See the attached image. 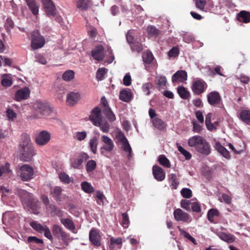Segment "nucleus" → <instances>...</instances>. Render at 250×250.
<instances>
[{
    "instance_id": "f257e3e1",
    "label": "nucleus",
    "mask_w": 250,
    "mask_h": 250,
    "mask_svg": "<svg viewBox=\"0 0 250 250\" xmlns=\"http://www.w3.org/2000/svg\"><path fill=\"white\" fill-rule=\"evenodd\" d=\"M45 43L44 37L41 35L38 30L33 31L31 37V47L33 50L42 48Z\"/></svg>"
},
{
    "instance_id": "f03ea898",
    "label": "nucleus",
    "mask_w": 250,
    "mask_h": 250,
    "mask_svg": "<svg viewBox=\"0 0 250 250\" xmlns=\"http://www.w3.org/2000/svg\"><path fill=\"white\" fill-rule=\"evenodd\" d=\"M207 100L208 104L214 107L224 108V104L220 93L216 91L209 92L207 95Z\"/></svg>"
},
{
    "instance_id": "7ed1b4c3",
    "label": "nucleus",
    "mask_w": 250,
    "mask_h": 250,
    "mask_svg": "<svg viewBox=\"0 0 250 250\" xmlns=\"http://www.w3.org/2000/svg\"><path fill=\"white\" fill-rule=\"evenodd\" d=\"M101 142L103 143V145L100 148L102 154L104 155L106 152H110L114 149L115 146L111 138L104 135L101 136Z\"/></svg>"
},
{
    "instance_id": "20e7f679",
    "label": "nucleus",
    "mask_w": 250,
    "mask_h": 250,
    "mask_svg": "<svg viewBox=\"0 0 250 250\" xmlns=\"http://www.w3.org/2000/svg\"><path fill=\"white\" fill-rule=\"evenodd\" d=\"M117 138L118 141L122 144V149L125 152L128 153V159H130L132 157V148L126 137L125 136V134L120 131L118 132Z\"/></svg>"
},
{
    "instance_id": "39448f33",
    "label": "nucleus",
    "mask_w": 250,
    "mask_h": 250,
    "mask_svg": "<svg viewBox=\"0 0 250 250\" xmlns=\"http://www.w3.org/2000/svg\"><path fill=\"white\" fill-rule=\"evenodd\" d=\"M33 108L38 113L42 115H47L51 112L49 104L41 101H36L33 104Z\"/></svg>"
},
{
    "instance_id": "423d86ee",
    "label": "nucleus",
    "mask_w": 250,
    "mask_h": 250,
    "mask_svg": "<svg viewBox=\"0 0 250 250\" xmlns=\"http://www.w3.org/2000/svg\"><path fill=\"white\" fill-rule=\"evenodd\" d=\"M207 87L208 85L204 80L197 79L193 82L191 88L194 94L199 95L205 92Z\"/></svg>"
},
{
    "instance_id": "0eeeda50",
    "label": "nucleus",
    "mask_w": 250,
    "mask_h": 250,
    "mask_svg": "<svg viewBox=\"0 0 250 250\" xmlns=\"http://www.w3.org/2000/svg\"><path fill=\"white\" fill-rule=\"evenodd\" d=\"M52 231L56 238L61 239L64 242H66L69 239V235L58 225H54L52 228Z\"/></svg>"
},
{
    "instance_id": "6e6552de",
    "label": "nucleus",
    "mask_w": 250,
    "mask_h": 250,
    "mask_svg": "<svg viewBox=\"0 0 250 250\" xmlns=\"http://www.w3.org/2000/svg\"><path fill=\"white\" fill-rule=\"evenodd\" d=\"M46 15L49 17L56 15V8L52 0H41Z\"/></svg>"
},
{
    "instance_id": "1a4fd4ad",
    "label": "nucleus",
    "mask_w": 250,
    "mask_h": 250,
    "mask_svg": "<svg viewBox=\"0 0 250 250\" xmlns=\"http://www.w3.org/2000/svg\"><path fill=\"white\" fill-rule=\"evenodd\" d=\"M20 176L23 181H29L33 178V168L28 165H23L20 168Z\"/></svg>"
},
{
    "instance_id": "9d476101",
    "label": "nucleus",
    "mask_w": 250,
    "mask_h": 250,
    "mask_svg": "<svg viewBox=\"0 0 250 250\" xmlns=\"http://www.w3.org/2000/svg\"><path fill=\"white\" fill-rule=\"evenodd\" d=\"M21 159L23 161H30L34 155V150L33 146L20 148Z\"/></svg>"
},
{
    "instance_id": "9b49d317",
    "label": "nucleus",
    "mask_w": 250,
    "mask_h": 250,
    "mask_svg": "<svg viewBox=\"0 0 250 250\" xmlns=\"http://www.w3.org/2000/svg\"><path fill=\"white\" fill-rule=\"evenodd\" d=\"M174 218L177 221L189 223L191 219L189 215L180 208H177L173 211Z\"/></svg>"
},
{
    "instance_id": "f8f14e48",
    "label": "nucleus",
    "mask_w": 250,
    "mask_h": 250,
    "mask_svg": "<svg viewBox=\"0 0 250 250\" xmlns=\"http://www.w3.org/2000/svg\"><path fill=\"white\" fill-rule=\"evenodd\" d=\"M89 238L90 241L95 246L99 247L101 245V236L99 230L93 228L89 231Z\"/></svg>"
},
{
    "instance_id": "ddd939ff",
    "label": "nucleus",
    "mask_w": 250,
    "mask_h": 250,
    "mask_svg": "<svg viewBox=\"0 0 250 250\" xmlns=\"http://www.w3.org/2000/svg\"><path fill=\"white\" fill-rule=\"evenodd\" d=\"M30 90L28 87H24L17 91L15 93L14 99L18 102L26 100L29 97Z\"/></svg>"
},
{
    "instance_id": "4468645a",
    "label": "nucleus",
    "mask_w": 250,
    "mask_h": 250,
    "mask_svg": "<svg viewBox=\"0 0 250 250\" xmlns=\"http://www.w3.org/2000/svg\"><path fill=\"white\" fill-rule=\"evenodd\" d=\"M50 134L46 131L43 130L39 133L36 138V142L39 146L46 145L50 140Z\"/></svg>"
},
{
    "instance_id": "2eb2a0df",
    "label": "nucleus",
    "mask_w": 250,
    "mask_h": 250,
    "mask_svg": "<svg viewBox=\"0 0 250 250\" xmlns=\"http://www.w3.org/2000/svg\"><path fill=\"white\" fill-rule=\"evenodd\" d=\"M89 120L95 125L102 120V111L100 107H96L91 111L89 116Z\"/></svg>"
},
{
    "instance_id": "dca6fc26",
    "label": "nucleus",
    "mask_w": 250,
    "mask_h": 250,
    "mask_svg": "<svg viewBox=\"0 0 250 250\" xmlns=\"http://www.w3.org/2000/svg\"><path fill=\"white\" fill-rule=\"evenodd\" d=\"M81 98V94L78 91H72L67 94L66 102L68 105L73 106L77 104Z\"/></svg>"
},
{
    "instance_id": "f3484780",
    "label": "nucleus",
    "mask_w": 250,
    "mask_h": 250,
    "mask_svg": "<svg viewBox=\"0 0 250 250\" xmlns=\"http://www.w3.org/2000/svg\"><path fill=\"white\" fill-rule=\"evenodd\" d=\"M91 55L93 59L98 61H103L104 59V49L102 45H97L91 51Z\"/></svg>"
},
{
    "instance_id": "a211bd4d",
    "label": "nucleus",
    "mask_w": 250,
    "mask_h": 250,
    "mask_svg": "<svg viewBox=\"0 0 250 250\" xmlns=\"http://www.w3.org/2000/svg\"><path fill=\"white\" fill-rule=\"evenodd\" d=\"M205 139L201 136L195 135L190 138L188 140V145L191 147H194L197 151Z\"/></svg>"
},
{
    "instance_id": "6ab92c4d",
    "label": "nucleus",
    "mask_w": 250,
    "mask_h": 250,
    "mask_svg": "<svg viewBox=\"0 0 250 250\" xmlns=\"http://www.w3.org/2000/svg\"><path fill=\"white\" fill-rule=\"evenodd\" d=\"M153 174L155 179L158 181H162L165 178V173L159 166H154L152 167Z\"/></svg>"
},
{
    "instance_id": "aec40b11",
    "label": "nucleus",
    "mask_w": 250,
    "mask_h": 250,
    "mask_svg": "<svg viewBox=\"0 0 250 250\" xmlns=\"http://www.w3.org/2000/svg\"><path fill=\"white\" fill-rule=\"evenodd\" d=\"M187 73L185 70H178L172 76L173 83L177 82H183L187 80Z\"/></svg>"
},
{
    "instance_id": "412c9836",
    "label": "nucleus",
    "mask_w": 250,
    "mask_h": 250,
    "mask_svg": "<svg viewBox=\"0 0 250 250\" xmlns=\"http://www.w3.org/2000/svg\"><path fill=\"white\" fill-rule=\"evenodd\" d=\"M197 151L202 155H208L211 152V148L209 143L205 139Z\"/></svg>"
},
{
    "instance_id": "4be33fe9",
    "label": "nucleus",
    "mask_w": 250,
    "mask_h": 250,
    "mask_svg": "<svg viewBox=\"0 0 250 250\" xmlns=\"http://www.w3.org/2000/svg\"><path fill=\"white\" fill-rule=\"evenodd\" d=\"M77 8L83 11H87L92 5L91 0H76Z\"/></svg>"
},
{
    "instance_id": "5701e85b",
    "label": "nucleus",
    "mask_w": 250,
    "mask_h": 250,
    "mask_svg": "<svg viewBox=\"0 0 250 250\" xmlns=\"http://www.w3.org/2000/svg\"><path fill=\"white\" fill-rule=\"evenodd\" d=\"M62 188L60 187L56 186L50 188V195L57 202L62 201L61 196L62 194Z\"/></svg>"
},
{
    "instance_id": "b1692460",
    "label": "nucleus",
    "mask_w": 250,
    "mask_h": 250,
    "mask_svg": "<svg viewBox=\"0 0 250 250\" xmlns=\"http://www.w3.org/2000/svg\"><path fill=\"white\" fill-rule=\"evenodd\" d=\"M215 148L217 151L226 159H229L230 158L231 156L229 151L219 142H216L215 143Z\"/></svg>"
},
{
    "instance_id": "393cba45",
    "label": "nucleus",
    "mask_w": 250,
    "mask_h": 250,
    "mask_svg": "<svg viewBox=\"0 0 250 250\" xmlns=\"http://www.w3.org/2000/svg\"><path fill=\"white\" fill-rule=\"evenodd\" d=\"M29 9L34 15H37L39 13V6L35 0H25Z\"/></svg>"
},
{
    "instance_id": "a878e982",
    "label": "nucleus",
    "mask_w": 250,
    "mask_h": 250,
    "mask_svg": "<svg viewBox=\"0 0 250 250\" xmlns=\"http://www.w3.org/2000/svg\"><path fill=\"white\" fill-rule=\"evenodd\" d=\"M217 235L220 239L229 243H232L235 240V236L230 233L220 232Z\"/></svg>"
},
{
    "instance_id": "bb28decb",
    "label": "nucleus",
    "mask_w": 250,
    "mask_h": 250,
    "mask_svg": "<svg viewBox=\"0 0 250 250\" xmlns=\"http://www.w3.org/2000/svg\"><path fill=\"white\" fill-rule=\"evenodd\" d=\"M152 123L153 126L159 130H163L167 127V124L162 119L156 117L152 119Z\"/></svg>"
},
{
    "instance_id": "cd10ccee",
    "label": "nucleus",
    "mask_w": 250,
    "mask_h": 250,
    "mask_svg": "<svg viewBox=\"0 0 250 250\" xmlns=\"http://www.w3.org/2000/svg\"><path fill=\"white\" fill-rule=\"evenodd\" d=\"M237 19L240 22L249 23L250 22V12L241 11L237 15Z\"/></svg>"
},
{
    "instance_id": "c85d7f7f",
    "label": "nucleus",
    "mask_w": 250,
    "mask_h": 250,
    "mask_svg": "<svg viewBox=\"0 0 250 250\" xmlns=\"http://www.w3.org/2000/svg\"><path fill=\"white\" fill-rule=\"evenodd\" d=\"M119 98L125 102H128L132 98V93L129 89H125L120 91Z\"/></svg>"
},
{
    "instance_id": "c756f323",
    "label": "nucleus",
    "mask_w": 250,
    "mask_h": 250,
    "mask_svg": "<svg viewBox=\"0 0 250 250\" xmlns=\"http://www.w3.org/2000/svg\"><path fill=\"white\" fill-rule=\"evenodd\" d=\"M29 146H33L31 143L30 137L29 135L24 134H22L21 138V140L20 143V148L27 147Z\"/></svg>"
},
{
    "instance_id": "7c9ffc66",
    "label": "nucleus",
    "mask_w": 250,
    "mask_h": 250,
    "mask_svg": "<svg viewBox=\"0 0 250 250\" xmlns=\"http://www.w3.org/2000/svg\"><path fill=\"white\" fill-rule=\"evenodd\" d=\"M177 92L180 97L183 99H188L190 96L189 92L185 87L182 86L177 87Z\"/></svg>"
},
{
    "instance_id": "2f4dec72",
    "label": "nucleus",
    "mask_w": 250,
    "mask_h": 250,
    "mask_svg": "<svg viewBox=\"0 0 250 250\" xmlns=\"http://www.w3.org/2000/svg\"><path fill=\"white\" fill-rule=\"evenodd\" d=\"M46 209L50 212L52 215H57L59 217L62 216V210L59 209L55 205L50 204L46 208Z\"/></svg>"
},
{
    "instance_id": "473e14b6",
    "label": "nucleus",
    "mask_w": 250,
    "mask_h": 250,
    "mask_svg": "<svg viewBox=\"0 0 250 250\" xmlns=\"http://www.w3.org/2000/svg\"><path fill=\"white\" fill-rule=\"evenodd\" d=\"M240 119L248 125H250V111L242 110L239 115Z\"/></svg>"
},
{
    "instance_id": "72a5a7b5",
    "label": "nucleus",
    "mask_w": 250,
    "mask_h": 250,
    "mask_svg": "<svg viewBox=\"0 0 250 250\" xmlns=\"http://www.w3.org/2000/svg\"><path fill=\"white\" fill-rule=\"evenodd\" d=\"M122 239L120 237L115 238L111 237L110 238L109 248L110 250H113L115 249L116 245L121 246L122 244Z\"/></svg>"
},
{
    "instance_id": "f704fd0d",
    "label": "nucleus",
    "mask_w": 250,
    "mask_h": 250,
    "mask_svg": "<svg viewBox=\"0 0 250 250\" xmlns=\"http://www.w3.org/2000/svg\"><path fill=\"white\" fill-rule=\"evenodd\" d=\"M61 222L67 229L70 230L75 229V227L73 221L70 218H61Z\"/></svg>"
},
{
    "instance_id": "c9c22d12",
    "label": "nucleus",
    "mask_w": 250,
    "mask_h": 250,
    "mask_svg": "<svg viewBox=\"0 0 250 250\" xmlns=\"http://www.w3.org/2000/svg\"><path fill=\"white\" fill-rule=\"evenodd\" d=\"M95 126L99 127L100 129L104 133L108 132L110 128V125L107 121H103V120L98 122V124H97Z\"/></svg>"
},
{
    "instance_id": "e433bc0d",
    "label": "nucleus",
    "mask_w": 250,
    "mask_h": 250,
    "mask_svg": "<svg viewBox=\"0 0 250 250\" xmlns=\"http://www.w3.org/2000/svg\"><path fill=\"white\" fill-rule=\"evenodd\" d=\"M103 113L106 118L110 122H113L116 120V117L110 108H106L103 109Z\"/></svg>"
},
{
    "instance_id": "4c0bfd02",
    "label": "nucleus",
    "mask_w": 250,
    "mask_h": 250,
    "mask_svg": "<svg viewBox=\"0 0 250 250\" xmlns=\"http://www.w3.org/2000/svg\"><path fill=\"white\" fill-rule=\"evenodd\" d=\"M219 215V211L215 208L210 209L208 212V219L212 223H214V218Z\"/></svg>"
},
{
    "instance_id": "58836bf2",
    "label": "nucleus",
    "mask_w": 250,
    "mask_h": 250,
    "mask_svg": "<svg viewBox=\"0 0 250 250\" xmlns=\"http://www.w3.org/2000/svg\"><path fill=\"white\" fill-rule=\"evenodd\" d=\"M168 180L171 182L170 187L172 189H176L179 185L177 176L175 174L171 173L168 175Z\"/></svg>"
},
{
    "instance_id": "ea45409f",
    "label": "nucleus",
    "mask_w": 250,
    "mask_h": 250,
    "mask_svg": "<svg viewBox=\"0 0 250 250\" xmlns=\"http://www.w3.org/2000/svg\"><path fill=\"white\" fill-rule=\"evenodd\" d=\"M82 189L87 193H91L94 191V188L90 183L84 181L81 184Z\"/></svg>"
},
{
    "instance_id": "a19ab883",
    "label": "nucleus",
    "mask_w": 250,
    "mask_h": 250,
    "mask_svg": "<svg viewBox=\"0 0 250 250\" xmlns=\"http://www.w3.org/2000/svg\"><path fill=\"white\" fill-rule=\"evenodd\" d=\"M154 58L152 53L150 51H146L143 55V61L146 64H150Z\"/></svg>"
},
{
    "instance_id": "79ce46f5",
    "label": "nucleus",
    "mask_w": 250,
    "mask_h": 250,
    "mask_svg": "<svg viewBox=\"0 0 250 250\" xmlns=\"http://www.w3.org/2000/svg\"><path fill=\"white\" fill-rule=\"evenodd\" d=\"M97 167V163L95 161L89 160L85 165V169L87 173H89L93 172Z\"/></svg>"
},
{
    "instance_id": "37998d69",
    "label": "nucleus",
    "mask_w": 250,
    "mask_h": 250,
    "mask_svg": "<svg viewBox=\"0 0 250 250\" xmlns=\"http://www.w3.org/2000/svg\"><path fill=\"white\" fill-rule=\"evenodd\" d=\"M30 226L36 231L42 233L44 229L45 226H42L41 224L39 223L37 221H33L30 223Z\"/></svg>"
},
{
    "instance_id": "c03bdc74",
    "label": "nucleus",
    "mask_w": 250,
    "mask_h": 250,
    "mask_svg": "<svg viewBox=\"0 0 250 250\" xmlns=\"http://www.w3.org/2000/svg\"><path fill=\"white\" fill-rule=\"evenodd\" d=\"M89 146L91 151L94 154L97 153V148L98 146V139L96 136H94L89 140Z\"/></svg>"
},
{
    "instance_id": "a18cd8bd",
    "label": "nucleus",
    "mask_w": 250,
    "mask_h": 250,
    "mask_svg": "<svg viewBox=\"0 0 250 250\" xmlns=\"http://www.w3.org/2000/svg\"><path fill=\"white\" fill-rule=\"evenodd\" d=\"M159 163L164 167L167 168L170 167V163L169 160L164 155H160L158 158Z\"/></svg>"
},
{
    "instance_id": "49530a36",
    "label": "nucleus",
    "mask_w": 250,
    "mask_h": 250,
    "mask_svg": "<svg viewBox=\"0 0 250 250\" xmlns=\"http://www.w3.org/2000/svg\"><path fill=\"white\" fill-rule=\"evenodd\" d=\"M177 148L178 151L185 156L186 160H189L191 158L192 155L191 153L186 150L184 148H183L182 146L179 145L178 144H177Z\"/></svg>"
},
{
    "instance_id": "de8ad7c7",
    "label": "nucleus",
    "mask_w": 250,
    "mask_h": 250,
    "mask_svg": "<svg viewBox=\"0 0 250 250\" xmlns=\"http://www.w3.org/2000/svg\"><path fill=\"white\" fill-rule=\"evenodd\" d=\"M75 76V73L73 70H68L66 71L62 76V79L65 81H70Z\"/></svg>"
},
{
    "instance_id": "09e8293b",
    "label": "nucleus",
    "mask_w": 250,
    "mask_h": 250,
    "mask_svg": "<svg viewBox=\"0 0 250 250\" xmlns=\"http://www.w3.org/2000/svg\"><path fill=\"white\" fill-rule=\"evenodd\" d=\"M147 32L149 37H155L159 34V30L152 25L148 26L147 28Z\"/></svg>"
},
{
    "instance_id": "8fccbe9b",
    "label": "nucleus",
    "mask_w": 250,
    "mask_h": 250,
    "mask_svg": "<svg viewBox=\"0 0 250 250\" xmlns=\"http://www.w3.org/2000/svg\"><path fill=\"white\" fill-rule=\"evenodd\" d=\"M167 79L165 76H161L157 79V82L156 83L157 87L159 90L162 88H164V87L166 86L167 83Z\"/></svg>"
},
{
    "instance_id": "3c124183",
    "label": "nucleus",
    "mask_w": 250,
    "mask_h": 250,
    "mask_svg": "<svg viewBox=\"0 0 250 250\" xmlns=\"http://www.w3.org/2000/svg\"><path fill=\"white\" fill-rule=\"evenodd\" d=\"M87 137V133L85 131L76 132L73 136L75 140L82 141L84 140Z\"/></svg>"
},
{
    "instance_id": "603ef678",
    "label": "nucleus",
    "mask_w": 250,
    "mask_h": 250,
    "mask_svg": "<svg viewBox=\"0 0 250 250\" xmlns=\"http://www.w3.org/2000/svg\"><path fill=\"white\" fill-rule=\"evenodd\" d=\"M192 203V202L189 200H182L181 201V207L187 211H190Z\"/></svg>"
},
{
    "instance_id": "864d4df0",
    "label": "nucleus",
    "mask_w": 250,
    "mask_h": 250,
    "mask_svg": "<svg viewBox=\"0 0 250 250\" xmlns=\"http://www.w3.org/2000/svg\"><path fill=\"white\" fill-rule=\"evenodd\" d=\"M180 233L186 238H187L188 240L190 241L193 244H196V240L195 239L192 237L190 234L184 230V229H181L179 227H178Z\"/></svg>"
},
{
    "instance_id": "5fc2aeb1",
    "label": "nucleus",
    "mask_w": 250,
    "mask_h": 250,
    "mask_svg": "<svg viewBox=\"0 0 250 250\" xmlns=\"http://www.w3.org/2000/svg\"><path fill=\"white\" fill-rule=\"evenodd\" d=\"M131 48L133 51H136L138 53L141 52L143 50V45L139 42H133L131 45Z\"/></svg>"
},
{
    "instance_id": "6e6d98bb",
    "label": "nucleus",
    "mask_w": 250,
    "mask_h": 250,
    "mask_svg": "<svg viewBox=\"0 0 250 250\" xmlns=\"http://www.w3.org/2000/svg\"><path fill=\"white\" fill-rule=\"evenodd\" d=\"M106 73V69L104 68H99L96 74V78L98 81H102L104 79V76Z\"/></svg>"
},
{
    "instance_id": "4d7b16f0",
    "label": "nucleus",
    "mask_w": 250,
    "mask_h": 250,
    "mask_svg": "<svg viewBox=\"0 0 250 250\" xmlns=\"http://www.w3.org/2000/svg\"><path fill=\"white\" fill-rule=\"evenodd\" d=\"M1 83L3 86L8 87L12 85V81L10 78L4 75L2 76Z\"/></svg>"
},
{
    "instance_id": "13d9d810",
    "label": "nucleus",
    "mask_w": 250,
    "mask_h": 250,
    "mask_svg": "<svg viewBox=\"0 0 250 250\" xmlns=\"http://www.w3.org/2000/svg\"><path fill=\"white\" fill-rule=\"evenodd\" d=\"M30 208L33 210L34 213L38 214L40 208V203L38 201H33L30 204Z\"/></svg>"
},
{
    "instance_id": "bf43d9fd",
    "label": "nucleus",
    "mask_w": 250,
    "mask_h": 250,
    "mask_svg": "<svg viewBox=\"0 0 250 250\" xmlns=\"http://www.w3.org/2000/svg\"><path fill=\"white\" fill-rule=\"evenodd\" d=\"M181 193L182 196L185 198H190L192 196L191 190L188 188H183L181 191Z\"/></svg>"
},
{
    "instance_id": "052dcab7",
    "label": "nucleus",
    "mask_w": 250,
    "mask_h": 250,
    "mask_svg": "<svg viewBox=\"0 0 250 250\" xmlns=\"http://www.w3.org/2000/svg\"><path fill=\"white\" fill-rule=\"evenodd\" d=\"M179 54V49L177 47H172L168 52V55L170 58H175Z\"/></svg>"
},
{
    "instance_id": "680f3d73",
    "label": "nucleus",
    "mask_w": 250,
    "mask_h": 250,
    "mask_svg": "<svg viewBox=\"0 0 250 250\" xmlns=\"http://www.w3.org/2000/svg\"><path fill=\"white\" fill-rule=\"evenodd\" d=\"M27 241L30 243L43 244V241L42 239H39L36 236H29L27 238Z\"/></svg>"
},
{
    "instance_id": "e2e57ef3",
    "label": "nucleus",
    "mask_w": 250,
    "mask_h": 250,
    "mask_svg": "<svg viewBox=\"0 0 250 250\" xmlns=\"http://www.w3.org/2000/svg\"><path fill=\"white\" fill-rule=\"evenodd\" d=\"M10 171V164L7 163L4 166L0 167V177L3 173H8Z\"/></svg>"
},
{
    "instance_id": "0e129e2a",
    "label": "nucleus",
    "mask_w": 250,
    "mask_h": 250,
    "mask_svg": "<svg viewBox=\"0 0 250 250\" xmlns=\"http://www.w3.org/2000/svg\"><path fill=\"white\" fill-rule=\"evenodd\" d=\"M59 178L60 180L64 183L68 184L70 182L69 176L64 172L60 174Z\"/></svg>"
},
{
    "instance_id": "69168bd1",
    "label": "nucleus",
    "mask_w": 250,
    "mask_h": 250,
    "mask_svg": "<svg viewBox=\"0 0 250 250\" xmlns=\"http://www.w3.org/2000/svg\"><path fill=\"white\" fill-rule=\"evenodd\" d=\"M83 163V159H76L72 163V166L74 168H80V166Z\"/></svg>"
},
{
    "instance_id": "338daca9",
    "label": "nucleus",
    "mask_w": 250,
    "mask_h": 250,
    "mask_svg": "<svg viewBox=\"0 0 250 250\" xmlns=\"http://www.w3.org/2000/svg\"><path fill=\"white\" fill-rule=\"evenodd\" d=\"M206 1L204 0H196V6L197 8L204 11Z\"/></svg>"
},
{
    "instance_id": "774afa93",
    "label": "nucleus",
    "mask_w": 250,
    "mask_h": 250,
    "mask_svg": "<svg viewBox=\"0 0 250 250\" xmlns=\"http://www.w3.org/2000/svg\"><path fill=\"white\" fill-rule=\"evenodd\" d=\"M43 232H44V235L45 237H46L51 241L53 240V238L51 234L50 230L47 226H45V228L44 229H43Z\"/></svg>"
}]
</instances>
